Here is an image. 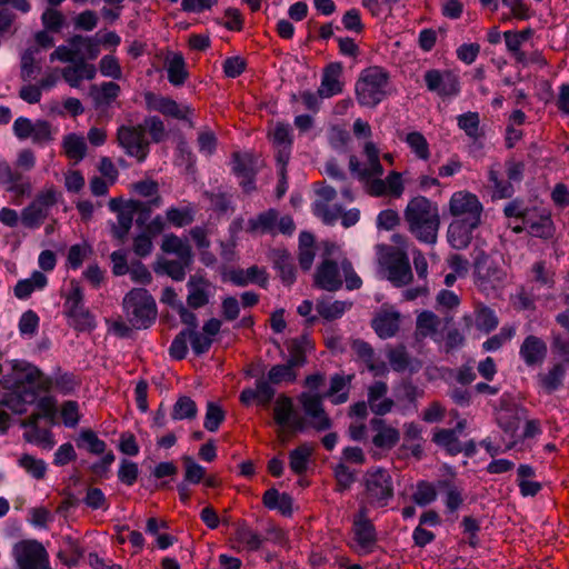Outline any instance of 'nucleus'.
<instances>
[{
    "label": "nucleus",
    "instance_id": "obj_1",
    "mask_svg": "<svg viewBox=\"0 0 569 569\" xmlns=\"http://www.w3.org/2000/svg\"><path fill=\"white\" fill-rule=\"evenodd\" d=\"M403 220L416 240L430 246L437 243L441 217L436 202L425 196L412 197L403 209Z\"/></svg>",
    "mask_w": 569,
    "mask_h": 569
},
{
    "label": "nucleus",
    "instance_id": "obj_2",
    "mask_svg": "<svg viewBox=\"0 0 569 569\" xmlns=\"http://www.w3.org/2000/svg\"><path fill=\"white\" fill-rule=\"evenodd\" d=\"M313 281L315 286L329 292L338 291L343 281L349 290L359 289L362 284L351 262L345 258L340 261L323 259L316 269Z\"/></svg>",
    "mask_w": 569,
    "mask_h": 569
},
{
    "label": "nucleus",
    "instance_id": "obj_3",
    "mask_svg": "<svg viewBox=\"0 0 569 569\" xmlns=\"http://www.w3.org/2000/svg\"><path fill=\"white\" fill-rule=\"evenodd\" d=\"M123 309L128 322L134 329L147 328L156 320L157 309L152 297L146 289H132L123 299Z\"/></svg>",
    "mask_w": 569,
    "mask_h": 569
},
{
    "label": "nucleus",
    "instance_id": "obj_4",
    "mask_svg": "<svg viewBox=\"0 0 569 569\" xmlns=\"http://www.w3.org/2000/svg\"><path fill=\"white\" fill-rule=\"evenodd\" d=\"M378 252V263L388 280L398 287L406 286L412 280L407 251L396 250L391 246H380Z\"/></svg>",
    "mask_w": 569,
    "mask_h": 569
},
{
    "label": "nucleus",
    "instance_id": "obj_5",
    "mask_svg": "<svg viewBox=\"0 0 569 569\" xmlns=\"http://www.w3.org/2000/svg\"><path fill=\"white\" fill-rule=\"evenodd\" d=\"M389 74L379 67H369L361 72L356 84V94L360 104L375 107L386 96L385 87Z\"/></svg>",
    "mask_w": 569,
    "mask_h": 569
},
{
    "label": "nucleus",
    "instance_id": "obj_6",
    "mask_svg": "<svg viewBox=\"0 0 569 569\" xmlns=\"http://www.w3.org/2000/svg\"><path fill=\"white\" fill-rule=\"evenodd\" d=\"M99 53L100 48L98 40L81 34H74L68 40V44L59 46L50 53V61L74 63L81 57L93 60Z\"/></svg>",
    "mask_w": 569,
    "mask_h": 569
},
{
    "label": "nucleus",
    "instance_id": "obj_7",
    "mask_svg": "<svg viewBox=\"0 0 569 569\" xmlns=\"http://www.w3.org/2000/svg\"><path fill=\"white\" fill-rule=\"evenodd\" d=\"M366 497L370 506L383 508L393 497V483L390 473L383 468L368 470L363 476Z\"/></svg>",
    "mask_w": 569,
    "mask_h": 569
},
{
    "label": "nucleus",
    "instance_id": "obj_8",
    "mask_svg": "<svg viewBox=\"0 0 569 569\" xmlns=\"http://www.w3.org/2000/svg\"><path fill=\"white\" fill-rule=\"evenodd\" d=\"M117 141L124 152L139 162L147 159L150 142L142 124H122L117 130Z\"/></svg>",
    "mask_w": 569,
    "mask_h": 569
},
{
    "label": "nucleus",
    "instance_id": "obj_9",
    "mask_svg": "<svg viewBox=\"0 0 569 569\" xmlns=\"http://www.w3.org/2000/svg\"><path fill=\"white\" fill-rule=\"evenodd\" d=\"M58 198L59 193L52 187L38 192L21 212L22 224L31 229L38 228L47 219L49 209L58 202Z\"/></svg>",
    "mask_w": 569,
    "mask_h": 569
},
{
    "label": "nucleus",
    "instance_id": "obj_10",
    "mask_svg": "<svg viewBox=\"0 0 569 569\" xmlns=\"http://www.w3.org/2000/svg\"><path fill=\"white\" fill-rule=\"evenodd\" d=\"M448 211L458 220L481 223L483 206L475 193L458 190L449 199Z\"/></svg>",
    "mask_w": 569,
    "mask_h": 569
},
{
    "label": "nucleus",
    "instance_id": "obj_11",
    "mask_svg": "<svg viewBox=\"0 0 569 569\" xmlns=\"http://www.w3.org/2000/svg\"><path fill=\"white\" fill-rule=\"evenodd\" d=\"M19 569H50L44 547L36 540H22L13 546Z\"/></svg>",
    "mask_w": 569,
    "mask_h": 569
},
{
    "label": "nucleus",
    "instance_id": "obj_12",
    "mask_svg": "<svg viewBox=\"0 0 569 569\" xmlns=\"http://www.w3.org/2000/svg\"><path fill=\"white\" fill-rule=\"evenodd\" d=\"M39 376V371L32 369L28 373L29 385L18 387L17 390L6 396L2 405L8 407L14 413L26 412L27 406L37 401V393L34 391L33 385H40V382L36 381Z\"/></svg>",
    "mask_w": 569,
    "mask_h": 569
},
{
    "label": "nucleus",
    "instance_id": "obj_13",
    "mask_svg": "<svg viewBox=\"0 0 569 569\" xmlns=\"http://www.w3.org/2000/svg\"><path fill=\"white\" fill-rule=\"evenodd\" d=\"M13 131L19 139L32 138L36 143L51 140V128L47 121L33 123L28 118L20 117L14 121Z\"/></svg>",
    "mask_w": 569,
    "mask_h": 569
},
{
    "label": "nucleus",
    "instance_id": "obj_14",
    "mask_svg": "<svg viewBox=\"0 0 569 569\" xmlns=\"http://www.w3.org/2000/svg\"><path fill=\"white\" fill-rule=\"evenodd\" d=\"M353 532L356 541L362 552H369L377 540L376 529L368 518L367 508H360L353 519Z\"/></svg>",
    "mask_w": 569,
    "mask_h": 569
},
{
    "label": "nucleus",
    "instance_id": "obj_15",
    "mask_svg": "<svg viewBox=\"0 0 569 569\" xmlns=\"http://www.w3.org/2000/svg\"><path fill=\"white\" fill-rule=\"evenodd\" d=\"M316 193L318 196V199L315 203L316 213L327 223L335 222L341 214L340 207H330V202L336 199V190L332 187L322 183L317 188Z\"/></svg>",
    "mask_w": 569,
    "mask_h": 569
},
{
    "label": "nucleus",
    "instance_id": "obj_16",
    "mask_svg": "<svg viewBox=\"0 0 569 569\" xmlns=\"http://www.w3.org/2000/svg\"><path fill=\"white\" fill-rule=\"evenodd\" d=\"M401 315L397 310L382 307L372 318L371 326L382 339L393 337L400 329Z\"/></svg>",
    "mask_w": 569,
    "mask_h": 569
},
{
    "label": "nucleus",
    "instance_id": "obj_17",
    "mask_svg": "<svg viewBox=\"0 0 569 569\" xmlns=\"http://www.w3.org/2000/svg\"><path fill=\"white\" fill-rule=\"evenodd\" d=\"M475 274L480 286L496 284L503 280L505 271L489 256L481 253L475 261Z\"/></svg>",
    "mask_w": 569,
    "mask_h": 569
},
{
    "label": "nucleus",
    "instance_id": "obj_18",
    "mask_svg": "<svg viewBox=\"0 0 569 569\" xmlns=\"http://www.w3.org/2000/svg\"><path fill=\"white\" fill-rule=\"evenodd\" d=\"M365 153L368 159V164L365 169L360 168V162L357 157L351 156L349 159L350 171L356 173L360 179H367L373 176H381L383 173L382 166L379 161V151L377 147L368 141L365 144Z\"/></svg>",
    "mask_w": 569,
    "mask_h": 569
},
{
    "label": "nucleus",
    "instance_id": "obj_19",
    "mask_svg": "<svg viewBox=\"0 0 569 569\" xmlns=\"http://www.w3.org/2000/svg\"><path fill=\"white\" fill-rule=\"evenodd\" d=\"M480 224V222L453 220L448 227V242L456 249L467 248L472 240L473 230Z\"/></svg>",
    "mask_w": 569,
    "mask_h": 569
},
{
    "label": "nucleus",
    "instance_id": "obj_20",
    "mask_svg": "<svg viewBox=\"0 0 569 569\" xmlns=\"http://www.w3.org/2000/svg\"><path fill=\"white\" fill-rule=\"evenodd\" d=\"M425 80L430 91L442 96H452L459 91L458 78L451 72L440 73L437 70H430L426 73Z\"/></svg>",
    "mask_w": 569,
    "mask_h": 569
},
{
    "label": "nucleus",
    "instance_id": "obj_21",
    "mask_svg": "<svg viewBox=\"0 0 569 569\" xmlns=\"http://www.w3.org/2000/svg\"><path fill=\"white\" fill-rule=\"evenodd\" d=\"M87 58H79L73 64L60 70L63 80L72 88H79L83 79L92 80L96 77V67L86 62Z\"/></svg>",
    "mask_w": 569,
    "mask_h": 569
},
{
    "label": "nucleus",
    "instance_id": "obj_22",
    "mask_svg": "<svg viewBox=\"0 0 569 569\" xmlns=\"http://www.w3.org/2000/svg\"><path fill=\"white\" fill-rule=\"evenodd\" d=\"M163 59L169 82L176 87L182 86L189 76L183 56L179 52L167 50Z\"/></svg>",
    "mask_w": 569,
    "mask_h": 569
},
{
    "label": "nucleus",
    "instance_id": "obj_23",
    "mask_svg": "<svg viewBox=\"0 0 569 569\" xmlns=\"http://www.w3.org/2000/svg\"><path fill=\"white\" fill-rule=\"evenodd\" d=\"M433 441L443 447L450 455H458L465 452L470 456L475 452L476 446L473 441L462 445L456 435V430L441 429L433 435Z\"/></svg>",
    "mask_w": 569,
    "mask_h": 569
},
{
    "label": "nucleus",
    "instance_id": "obj_24",
    "mask_svg": "<svg viewBox=\"0 0 569 569\" xmlns=\"http://www.w3.org/2000/svg\"><path fill=\"white\" fill-rule=\"evenodd\" d=\"M40 413H32L28 419L21 421L23 428H29L23 435L27 442H33L42 448L50 449L53 446L51 432L48 429H39L37 422Z\"/></svg>",
    "mask_w": 569,
    "mask_h": 569
},
{
    "label": "nucleus",
    "instance_id": "obj_25",
    "mask_svg": "<svg viewBox=\"0 0 569 569\" xmlns=\"http://www.w3.org/2000/svg\"><path fill=\"white\" fill-rule=\"evenodd\" d=\"M272 142L279 148L278 161L282 164L281 177L284 179V167L289 160V147L291 144V138L288 126L283 123H277L272 131L269 132Z\"/></svg>",
    "mask_w": 569,
    "mask_h": 569
},
{
    "label": "nucleus",
    "instance_id": "obj_26",
    "mask_svg": "<svg viewBox=\"0 0 569 569\" xmlns=\"http://www.w3.org/2000/svg\"><path fill=\"white\" fill-rule=\"evenodd\" d=\"M520 355L529 366L541 363L547 355L546 343L536 336H529L520 347Z\"/></svg>",
    "mask_w": 569,
    "mask_h": 569
},
{
    "label": "nucleus",
    "instance_id": "obj_27",
    "mask_svg": "<svg viewBox=\"0 0 569 569\" xmlns=\"http://www.w3.org/2000/svg\"><path fill=\"white\" fill-rule=\"evenodd\" d=\"M342 67L340 63H330L326 67L321 84L318 89V96L321 98H329L341 91V83L339 77L341 74Z\"/></svg>",
    "mask_w": 569,
    "mask_h": 569
},
{
    "label": "nucleus",
    "instance_id": "obj_28",
    "mask_svg": "<svg viewBox=\"0 0 569 569\" xmlns=\"http://www.w3.org/2000/svg\"><path fill=\"white\" fill-rule=\"evenodd\" d=\"M146 204L141 201L137 200H130L126 203H123L120 212L118 213V224L113 228V233L119 239H122L127 236L128 231L131 228L132 220L134 213L138 212V210L144 209Z\"/></svg>",
    "mask_w": 569,
    "mask_h": 569
},
{
    "label": "nucleus",
    "instance_id": "obj_29",
    "mask_svg": "<svg viewBox=\"0 0 569 569\" xmlns=\"http://www.w3.org/2000/svg\"><path fill=\"white\" fill-rule=\"evenodd\" d=\"M371 426L377 431V435L372 439L376 447L390 449L399 441V431L393 427L387 426L385 420L372 419Z\"/></svg>",
    "mask_w": 569,
    "mask_h": 569
},
{
    "label": "nucleus",
    "instance_id": "obj_30",
    "mask_svg": "<svg viewBox=\"0 0 569 569\" xmlns=\"http://www.w3.org/2000/svg\"><path fill=\"white\" fill-rule=\"evenodd\" d=\"M233 171L237 176L243 178L242 187L246 192H251L254 189L253 186V159L250 154H233Z\"/></svg>",
    "mask_w": 569,
    "mask_h": 569
},
{
    "label": "nucleus",
    "instance_id": "obj_31",
    "mask_svg": "<svg viewBox=\"0 0 569 569\" xmlns=\"http://www.w3.org/2000/svg\"><path fill=\"white\" fill-rule=\"evenodd\" d=\"M189 295L188 305L192 308H200L209 301V282L202 277L192 276L188 281Z\"/></svg>",
    "mask_w": 569,
    "mask_h": 569
},
{
    "label": "nucleus",
    "instance_id": "obj_32",
    "mask_svg": "<svg viewBox=\"0 0 569 569\" xmlns=\"http://www.w3.org/2000/svg\"><path fill=\"white\" fill-rule=\"evenodd\" d=\"M234 539L242 549L247 551H258L264 541V539L253 531L246 522L237 525Z\"/></svg>",
    "mask_w": 569,
    "mask_h": 569
},
{
    "label": "nucleus",
    "instance_id": "obj_33",
    "mask_svg": "<svg viewBox=\"0 0 569 569\" xmlns=\"http://www.w3.org/2000/svg\"><path fill=\"white\" fill-rule=\"evenodd\" d=\"M230 280L237 286H247L250 282H257L261 287L266 288L268 277L263 269H259L257 266H252L247 270H232L229 274Z\"/></svg>",
    "mask_w": 569,
    "mask_h": 569
},
{
    "label": "nucleus",
    "instance_id": "obj_34",
    "mask_svg": "<svg viewBox=\"0 0 569 569\" xmlns=\"http://www.w3.org/2000/svg\"><path fill=\"white\" fill-rule=\"evenodd\" d=\"M161 249L166 253H172L178 259H183L186 262H191L192 252L191 247L187 240H183L176 234H167L162 239Z\"/></svg>",
    "mask_w": 569,
    "mask_h": 569
},
{
    "label": "nucleus",
    "instance_id": "obj_35",
    "mask_svg": "<svg viewBox=\"0 0 569 569\" xmlns=\"http://www.w3.org/2000/svg\"><path fill=\"white\" fill-rule=\"evenodd\" d=\"M278 221V211L270 209L258 214L248 221L247 231L250 233H272L276 230Z\"/></svg>",
    "mask_w": 569,
    "mask_h": 569
},
{
    "label": "nucleus",
    "instance_id": "obj_36",
    "mask_svg": "<svg viewBox=\"0 0 569 569\" xmlns=\"http://www.w3.org/2000/svg\"><path fill=\"white\" fill-rule=\"evenodd\" d=\"M351 348L357 355L358 359L363 361L370 371L375 372L376 375H380L386 371L385 363H376L375 350L368 342L356 339L352 341Z\"/></svg>",
    "mask_w": 569,
    "mask_h": 569
},
{
    "label": "nucleus",
    "instance_id": "obj_37",
    "mask_svg": "<svg viewBox=\"0 0 569 569\" xmlns=\"http://www.w3.org/2000/svg\"><path fill=\"white\" fill-rule=\"evenodd\" d=\"M263 505L269 509H278L283 516L292 515L293 500L288 493H280L277 489L272 488L264 492Z\"/></svg>",
    "mask_w": 569,
    "mask_h": 569
},
{
    "label": "nucleus",
    "instance_id": "obj_38",
    "mask_svg": "<svg viewBox=\"0 0 569 569\" xmlns=\"http://www.w3.org/2000/svg\"><path fill=\"white\" fill-rule=\"evenodd\" d=\"M120 87L116 82H104L101 86H91L89 94L96 107L109 106L119 94Z\"/></svg>",
    "mask_w": 569,
    "mask_h": 569
},
{
    "label": "nucleus",
    "instance_id": "obj_39",
    "mask_svg": "<svg viewBox=\"0 0 569 569\" xmlns=\"http://www.w3.org/2000/svg\"><path fill=\"white\" fill-rule=\"evenodd\" d=\"M270 254L283 283L288 286L293 283L296 273L289 253L283 249H273Z\"/></svg>",
    "mask_w": 569,
    "mask_h": 569
},
{
    "label": "nucleus",
    "instance_id": "obj_40",
    "mask_svg": "<svg viewBox=\"0 0 569 569\" xmlns=\"http://www.w3.org/2000/svg\"><path fill=\"white\" fill-rule=\"evenodd\" d=\"M525 419L522 409L513 406L503 408L498 417V422L506 433L515 436L521 421Z\"/></svg>",
    "mask_w": 569,
    "mask_h": 569
},
{
    "label": "nucleus",
    "instance_id": "obj_41",
    "mask_svg": "<svg viewBox=\"0 0 569 569\" xmlns=\"http://www.w3.org/2000/svg\"><path fill=\"white\" fill-rule=\"evenodd\" d=\"M351 307V302L342 300H320L316 309L318 313L326 320L332 321L339 319Z\"/></svg>",
    "mask_w": 569,
    "mask_h": 569
},
{
    "label": "nucleus",
    "instance_id": "obj_42",
    "mask_svg": "<svg viewBox=\"0 0 569 569\" xmlns=\"http://www.w3.org/2000/svg\"><path fill=\"white\" fill-rule=\"evenodd\" d=\"M312 451V446L308 443H303L297 447L295 450L290 451L289 465L295 473L301 475L307 470Z\"/></svg>",
    "mask_w": 569,
    "mask_h": 569
},
{
    "label": "nucleus",
    "instance_id": "obj_43",
    "mask_svg": "<svg viewBox=\"0 0 569 569\" xmlns=\"http://www.w3.org/2000/svg\"><path fill=\"white\" fill-rule=\"evenodd\" d=\"M440 319L430 311L421 312L417 318L416 336L420 339L435 335L440 327Z\"/></svg>",
    "mask_w": 569,
    "mask_h": 569
},
{
    "label": "nucleus",
    "instance_id": "obj_44",
    "mask_svg": "<svg viewBox=\"0 0 569 569\" xmlns=\"http://www.w3.org/2000/svg\"><path fill=\"white\" fill-rule=\"evenodd\" d=\"M39 49L36 47L28 48L21 56V78L27 81L33 79L41 70L37 54Z\"/></svg>",
    "mask_w": 569,
    "mask_h": 569
},
{
    "label": "nucleus",
    "instance_id": "obj_45",
    "mask_svg": "<svg viewBox=\"0 0 569 569\" xmlns=\"http://www.w3.org/2000/svg\"><path fill=\"white\" fill-rule=\"evenodd\" d=\"M47 283V277L36 271L32 273L31 278L20 280L14 287V295L19 299H24L29 297L36 288H43Z\"/></svg>",
    "mask_w": 569,
    "mask_h": 569
},
{
    "label": "nucleus",
    "instance_id": "obj_46",
    "mask_svg": "<svg viewBox=\"0 0 569 569\" xmlns=\"http://www.w3.org/2000/svg\"><path fill=\"white\" fill-rule=\"evenodd\" d=\"M313 236L302 232L299 237V263L305 270H309L315 259Z\"/></svg>",
    "mask_w": 569,
    "mask_h": 569
},
{
    "label": "nucleus",
    "instance_id": "obj_47",
    "mask_svg": "<svg viewBox=\"0 0 569 569\" xmlns=\"http://www.w3.org/2000/svg\"><path fill=\"white\" fill-rule=\"evenodd\" d=\"M274 421L284 427L289 425L291 418L293 417V403L291 398L280 395L274 403L273 408Z\"/></svg>",
    "mask_w": 569,
    "mask_h": 569
},
{
    "label": "nucleus",
    "instance_id": "obj_48",
    "mask_svg": "<svg viewBox=\"0 0 569 569\" xmlns=\"http://www.w3.org/2000/svg\"><path fill=\"white\" fill-rule=\"evenodd\" d=\"M197 413L198 408L196 402L187 396L179 397L172 408V419L174 420H191L197 417Z\"/></svg>",
    "mask_w": 569,
    "mask_h": 569
},
{
    "label": "nucleus",
    "instance_id": "obj_49",
    "mask_svg": "<svg viewBox=\"0 0 569 569\" xmlns=\"http://www.w3.org/2000/svg\"><path fill=\"white\" fill-rule=\"evenodd\" d=\"M405 141L412 152L421 160H428L430 157L429 143L426 137L419 131H411L405 136Z\"/></svg>",
    "mask_w": 569,
    "mask_h": 569
},
{
    "label": "nucleus",
    "instance_id": "obj_50",
    "mask_svg": "<svg viewBox=\"0 0 569 569\" xmlns=\"http://www.w3.org/2000/svg\"><path fill=\"white\" fill-rule=\"evenodd\" d=\"M307 341L303 340H292L288 347L289 349V358L287 365L290 366L293 370L296 368L302 367L306 363V346Z\"/></svg>",
    "mask_w": 569,
    "mask_h": 569
},
{
    "label": "nucleus",
    "instance_id": "obj_51",
    "mask_svg": "<svg viewBox=\"0 0 569 569\" xmlns=\"http://www.w3.org/2000/svg\"><path fill=\"white\" fill-rule=\"evenodd\" d=\"M296 379H297L296 371L287 363L273 366L268 372V380L272 385H280L282 382H291V381H295Z\"/></svg>",
    "mask_w": 569,
    "mask_h": 569
},
{
    "label": "nucleus",
    "instance_id": "obj_52",
    "mask_svg": "<svg viewBox=\"0 0 569 569\" xmlns=\"http://www.w3.org/2000/svg\"><path fill=\"white\" fill-rule=\"evenodd\" d=\"M63 147L69 158L81 160L86 156L87 146L83 138L70 134L66 137Z\"/></svg>",
    "mask_w": 569,
    "mask_h": 569
},
{
    "label": "nucleus",
    "instance_id": "obj_53",
    "mask_svg": "<svg viewBox=\"0 0 569 569\" xmlns=\"http://www.w3.org/2000/svg\"><path fill=\"white\" fill-rule=\"evenodd\" d=\"M459 127L471 138L477 139L482 133L480 131V120L477 112H467L458 118Z\"/></svg>",
    "mask_w": 569,
    "mask_h": 569
},
{
    "label": "nucleus",
    "instance_id": "obj_54",
    "mask_svg": "<svg viewBox=\"0 0 569 569\" xmlns=\"http://www.w3.org/2000/svg\"><path fill=\"white\" fill-rule=\"evenodd\" d=\"M388 359L393 370L403 371L410 365V357L405 346H397L388 350Z\"/></svg>",
    "mask_w": 569,
    "mask_h": 569
},
{
    "label": "nucleus",
    "instance_id": "obj_55",
    "mask_svg": "<svg viewBox=\"0 0 569 569\" xmlns=\"http://www.w3.org/2000/svg\"><path fill=\"white\" fill-rule=\"evenodd\" d=\"M41 21L44 29L52 32H60L66 22V18L59 10L47 8L41 16Z\"/></svg>",
    "mask_w": 569,
    "mask_h": 569
},
{
    "label": "nucleus",
    "instance_id": "obj_56",
    "mask_svg": "<svg viewBox=\"0 0 569 569\" xmlns=\"http://www.w3.org/2000/svg\"><path fill=\"white\" fill-rule=\"evenodd\" d=\"M553 222L551 221L549 214H543L538 221L529 223V232L535 237L549 239L553 236Z\"/></svg>",
    "mask_w": 569,
    "mask_h": 569
},
{
    "label": "nucleus",
    "instance_id": "obj_57",
    "mask_svg": "<svg viewBox=\"0 0 569 569\" xmlns=\"http://www.w3.org/2000/svg\"><path fill=\"white\" fill-rule=\"evenodd\" d=\"M565 375V368L561 363L555 365L547 375L540 378L542 387L552 392L561 385Z\"/></svg>",
    "mask_w": 569,
    "mask_h": 569
},
{
    "label": "nucleus",
    "instance_id": "obj_58",
    "mask_svg": "<svg viewBox=\"0 0 569 569\" xmlns=\"http://www.w3.org/2000/svg\"><path fill=\"white\" fill-rule=\"evenodd\" d=\"M20 466L30 475H32L37 479H41L44 477L46 473V463L40 460L36 459L33 456L30 455H22L19 459Z\"/></svg>",
    "mask_w": 569,
    "mask_h": 569
},
{
    "label": "nucleus",
    "instance_id": "obj_59",
    "mask_svg": "<svg viewBox=\"0 0 569 569\" xmlns=\"http://www.w3.org/2000/svg\"><path fill=\"white\" fill-rule=\"evenodd\" d=\"M224 419V411L220 406L214 402L207 405V412L204 418V428L209 431H216Z\"/></svg>",
    "mask_w": 569,
    "mask_h": 569
},
{
    "label": "nucleus",
    "instance_id": "obj_60",
    "mask_svg": "<svg viewBox=\"0 0 569 569\" xmlns=\"http://www.w3.org/2000/svg\"><path fill=\"white\" fill-rule=\"evenodd\" d=\"M191 262H186L183 259L178 260H163L160 263L161 269L173 280L180 281L186 276V268Z\"/></svg>",
    "mask_w": 569,
    "mask_h": 569
},
{
    "label": "nucleus",
    "instance_id": "obj_61",
    "mask_svg": "<svg viewBox=\"0 0 569 569\" xmlns=\"http://www.w3.org/2000/svg\"><path fill=\"white\" fill-rule=\"evenodd\" d=\"M168 222L176 227H183L193 221V211L191 208H170L166 213Z\"/></svg>",
    "mask_w": 569,
    "mask_h": 569
},
{
    "label": "nucleus",
    "instance_id": "obj_62",
    "mask_svg": "<svg viewBox=\"0 0 569 569\" xmlns=\"http://www.w3.org/2000/svg\"><path fill=\"white\" fill-rule=\"evenodd\" d=\"M498 325V320L495 317L492 310L487 307L478 308L476 312V326L478 329L489 332L493 330Z\"/></svg>",
    "mask_w": 569,
    "mask_h": 569
},
{
    "label": "nucleus",
    "instance_id": "obj_63",
    "mask_svg": "<svg viewBox=\"0 0 569 569\" xmlns=\"http://www.w3.org/2000/svg\"><path fill=\"white\" fill-rule=\"evenodd\" d=\"M142 127L148 130L153 142H161L167 137L163 122L158 117H148L144 119Z\"/></svg>",
    "mask_w": 569,
    "mask_h": 569
},
{
    "label": "nucleus",
    "instance_id": "obj_64",
    "mask_svg": "<svg viewBox=\"0 0 569 569\" xmlns=\"http://www.w3.org/2000/svg\"><path fill=\"white\" fill-rule=\"evenodd\" d=\"M299 400L302 405L306 415L309 418L315 417L316 415H318L319 412L321 413V411L325 410L322 407V399L318 395L303 392L299 397Z\"/></svg>",
    "mask_w": 569,
    "mask_h": 569
}]
</instances>
